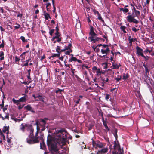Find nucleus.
<instances>
[{"label":"nucleus","mask_w":154,"mask_h":154,"mask_svg":"<svg viewBox=\"0 0 154 154\" xmlns=\"http://www.w3.org/2000/svg\"><path fill=\"white\" fill-rule=\"evenodd\" d=\"M112 153V154H124L123 150L121 148L118 141H117V143L116 141H114L113 146V150Z\"/></svg>","instance_id":"nucleus-1"},{"label":"nucleus","mask_w":154,"mask_h":154,"mask_svg":"<svg viewBox=\"0 0 154 154\" xmlns=\"http://www.w3.org/2000/svg\"><path fill=\"white\" fill-rule=\"evenodd\" d=\"M38 133L39 132L36 131L35 135L34 136V135L33 137L32 138V139H26L27 143L30 144L39 143V140L38 139L40 138L41 137L38 136Z\"/></svg>","instance_id":"nucleus-2"},{"label":"nucleus","mask_w":154,"mask_h":154,"mask_svg":"<svg viewBox=\"0 0 154 154\" xmlns=\"http://www.w3.org/2000/svg\"><path fill=\"white\" fill-rule=\"evenodd\" d=\"M47 145L50 151L51 152V153L53 154H57L58 149H57V143L55 142Z\"/></svg>","instance_id":"nucleus-3"},{"label":"nucleus","mask_w":154,"mask_h":154,"mask_svg":"<svg viewBox=\"0 0 154 154\" xmlns=\"http://www.w3.org/2000/svg\"><path fill=\"white\" fill-rule=\"evenodd\" d=\"M110 51L109 48L108 47V45H103L102 48L101 50V52L102 54H106L103 56H100L101 57H104L106 56L107 54Z\"/></svg>","instance_id":"nucleus-4"},{"label":"nucleus","mask_w":154,"mask_h":154,"mask_svg":"<svg viewBox=\"0 0 154 154\" xmlns=\"http://www.w3.org/2000/svg\"><path fill=\"white\" fill-rule=\"evenodd\" d=\"M103 143L100 142L99 141H94L93 140L92 145L93 147L95 149L102 148L104 146Z\"/></svg>","instance_id":"nucleus-5"},{"label":"nucleus","mask_w":154,"mask_h":154,"mask_svg":"<svg viewBox=\"0 0 154 154\" xmlns=\"http://www.w3.org/2000/svg\"><path fill=\"white\" fill-rule=\"evenodd\" d=\"M140 87H134L133 91L135 93L137 97L140 98L142 97L140 91Z\"/></svg>","instance_id":"nucleus-6"},{"label":"nucleus","mask_w":154,"mask_h":154,"mask_svg":"<svg viewBox=\"0 0 154 154\" xmlns=\"http://www.w3.org/2000/svg\"><path fill=\"white\" fill-rule=\"evenodd\" d=\"M88 39L92 43H95L96 42L98 41L100 38L97 37V35H95L93 36H90Z\"/></svg>","instance_id":"nucleus-7"},{"label":"nucleus","mask_w":154,"mask_h":154,"mask_svg":"<svg viewBox=\"0 0 154 154\" xmlns=\"http://www.w3.org/2000/svg\"><path fill=\"white\" fill-rule=\"evenodd\" d=\"M66 133L65 132V133H63L61 134L60 135H59V139L61 140H62V141H66L67 140V134H66L67 133V131L66 130Z\"/></svg>","instance_id":"nucleus-8"},{"label":"nucleus","mask_w":154,"mask_h":154,"mask_svg":"<svg viewBox=\"0 0 154 154\" xmlns=\"http://www.w3.org/2000/svg\"><path fill=\"white\" fill-rule=\"evenodd\" d=\"M53 142H55L53 138L52 137L51 135L50 134H48V135L47 139V144L53 143Z\"/></svg>","instance_id":"nucleus-9"},{"label":"nucleus","mask_w":154,"mask_h":154,"mask_svg":"<svg viewBox=\"0 0 154 154\" xmlns=\"http://www.w3.org/2000/svg\"><path fill=\"white\" fill-rule=\"evenodd\" d=\"M64 132H65V133L66 132V130L65 129L64 130L63 129H61L60 130H57L54 132V134L57 136L59 137V135H60L61 134L64 133Z\"/></svg>","instance_id":"nucleus-10"},{"label":"nucleus","mask_w":154,"mask_h":154,"mask_svg":"<svg viewBox=\"0 0 154 154\" xmlns=\"http://www.w3.org/2000/svg\"><path fill=\"white\" fill-rule=\"evenodd\" d=\"M40 139L42 140V143H40V149H42L45 150L46 149V146L43 140V137H42V136L40 137Z\"/></svg>","instance_id":"nucleus-11"},{"label":"nucleus","mask_w":154,"mask_h":154,"mask_svg":"<svg viewBox=\"0 0 154 154\" xmlns=\"http://www.w3.org/2000/svg\"><path fill=\"white\" fill-rule=\"evenodd\" d=\"M142 50L139 47L137 49V53L138 56H141L142 57H144V55L142 53Z\"/></svg>","instance_id":"nucleus-12"},{"label":"nucleus","mask_w":154,"mask_h":154,"mask_svg":"<svg viewBox=\"0 0 154 154\" xmlns=\"http://www.w3.org/2000/svg\"><path fill=\"white\" fill-rule=\"evenodd\" d=\"M96 76L98 78H100L101 76V74H104V72H103L102 71L100 70V69L98 71L96 72Z\"/></svg>","instance_id":"nucleus-13"},{"label":"nucleus","mask_w":154,"mask_h":154,"mask_svg":"<svg viewBox=\"0 0 154 154\" xmlns=\"http://www.w3.org/2000/svg\"><path fill=\"white\" fill-rule=\"evenodd\" d=\"M72 47V45L71 43H69L67 45H65V48L63 50H61V51H66L67 50H68L70 49H71L70 48Z\"/></svg>","instance_id":"nucleus-14"},{"label":"nucleus","mask_w":154,"mask_h":154,"mask_svg":"<svg viewBox=\"0 0 154 154\" xmlns=\"http://www.w3.org/2000/svg\"><path fill=\"white\" fill-rule=\"evenodd\" d=\"M134 17L131 15H130L127 17V20L129 22H132L133 20H134Z\"/></svg>","instance_id":"nucleus-15"},{"label":"nucleus","mask_w":154,"mask_h":154,"mask_svg":"<svg viewBox=\"0 0 154 154\" xmlns=\"http://www.w3.org/2000/svg\"><path fill=\"white\" fill-rule=\"evenodd\" d=\"M27 126V124H25L24 125L22 123L20 126V129L23 132L25 131V128Z\"/></svg>","instance_id":"nucleus-16"},{"label":"nucleus","mask_w":154,"mask_h":154,"mask_svg":"<svg viewBox=\"0 0 154 154\" xmlns=\"http://www.w3.org/2000/svg\"><path fill=\"white\" fill-rule=\"evenodd\" d=\"M112 66L113 67V69H117L119 68V67L121 66V65L119 64L118 65L116 63L114 62H112Z\"/></svg>","instance_id":"nucleus-17"},{"label":"nucleus","mask_w":154,"mask_h":154,"mask_svg":"<svg viewBox=\"0 0 154 154\" xmlns=\"http://www.w3.org/2000/svg\"><path fill=\"white\" fill-rule=\"evenodd\" d=\"M34 129L33 128L32 130V131H30V135L29 136V138L27 139H32L34 135L33 134Z\"/></svg>","instance_id":"nucleus-18"},{"label":"nucleus","mask_w":154,"mask_h":154,"mask_svg":"<svg viewBox=\"0 0 154 154\" xmlns=\"http://www.w3.org/2000/svg\"><path fill=\"white\" fill-rule=\"evenodd\" d=\"M117 130L116 129H115L113 131L112 133L113 134L114 137H115L116 139L117 140L118 138V136L117 135Z\"/></svg>","instance_id":"nucleus-19"},{"label":"nucleus","mask_w":154,"mask_h":154,"mask_svg":"<svg viewBox=\"0 0 154 154\" xmlns=\"http://www.w3.org/2000/svg\"><path fill=\"white\" fill-rule=\"evenodd\" d=\"M90 34L91 35L90 36H93L96 35L93 30V27L92 26L91 27V31L90 32Z\"/></svg>","instance_id":"nucleus-20"},{"label":"nucleus","mask_w":154,"mask_h":154,"mask_svg":"<svg viewBox=\"0 0 154 154\" xmlns=\"http://www.w3.org/2000/svg\"><path fill=\"white\" fill-rule=\"evenodd\" d=\"M9 129V127L8 126H4L2 130L3 132L5 133L6 131H8Z\"/></svg>","instance_id":"nucleus-21"},{"label":"nucleus","mask_w":154,"mask_h":154,"mask_svg":"<svg viewBox=\"0 0 154 154\" xmlns=\"http://www.w3.org/2000/svg\"><path fill=\"white\" fill-rule=\"evenodd\" d=\"M26 95L24 96L21 97L20 99H19V101L20 102H25L26 101V97H25V96Z\"/></svg>","instance_id":"nucleus-22"},{"label":"nucleus","mask_w":154,"mask_h":154,"mask_svg":"<svg viewBox=\"0 0 154 154\" xmlns=\"http://www.w3.org/2000/svg\"><path fill=\"white\" fill-rule=\"evenodd\" d=\"M26 128H27V130L28 131H32V130L33 129L32 127V126L31 124L29 125L27 124V126L26 127Z\"/></svg>","instance_id":"nucleus-23"},{"label":"nucleus","mask_w":154,"mask_h":154,"mask_svg":"<svg viewBox=\"0 0 154 154\" xmlns=\"http://www.w3.org/2000/svg\"><path fill=\"white\" fill-rule=\"evenodd\" d=\"M44 15L45 17V18L46 20H48L49 17H50V16H49V14H48L45 11L44 12Z\"/></svg>","instance_id":"nucleus-24"},{"label":"nucleus","mask_w":154,"mask_h":154,"mask_svg":"<svg viewBox=\"0 0 154 154\" xmlns=\"http://www.w3.org/2000/svg\"><path fill=\"white\" fill-rule=\"evenodd\" d=\"M28 51L25 52L21 54L20 55V57H21V60H23L25 59V56H24V55L26 53L28 52Z\"/></svg>","instance_id":"nucleus-25"},{"label":"nucleus","mask_w":154,"mask_h":154,"mask_svg":"<svg viewBox=\"0 0 154 154\" xmlns=\"http://www.w3.org/2000/svg\"><path fill=\"white\" fill-rule=\"evenodd\" d=\"M76 60H77V59L75 57H72L69 59V62H70L72 61H76Z\"/></svg>","instance_id":"nucleus-26"},{"label":"nucleus","mask_w":154,"mask_h":154,"mask_svg":"<svg viewBox=\"0 0 154 154\" xmlns=\"http://www.w3.org/2000/svg\"><path fill=\"white\" fill-rule=\"evenodd\" d=\"M120 10L121 11H122L124 13H127L129 11V10L127 8H120Z\"/></svg>","instance_id":"nucleus-27"},{"label":"nucleus","mask_w":154,"mask_h":154,"mask_svg":"<svg viewBox=\"0 0 154 154\" xmlns=\"http://www.w3.org/2000/svg\"><path fill=\"white\" fill-rule=\"evenodd\" d=\"M12 101L15 104H16L18 105L20 104V101L18 100H16L14 99V98H13L12 99Z\"/></svg>","instance_id":"nucleus-28"},{"label":"nucleus","mask_w":154,"mask_h":154,"mask_svg":"<svg viewBox=\"0 0 154 154\" xmlns=\"http://www.w3.org/2000/svg\"><path fill=\"white\" fill-rule=\"evenodd\" d=\"M26 109L28 111H31L32 109V107L30 106V105H28L27 106L25 107Z\"/></svg>","instance_id":"nucleus-29"},{"label":"nucleus","mask_w":154,"mask_h":154,"mask_svg":"<svg viewBox=\"0 0 154 154\" xmlns=\"http://www.w3.org/2000/svg\"><path fill=\"white\" fill-rule=\"evenodd\" d=\"M65 51V54L66 55H69V54L71 52H72V50L71 49H70L68 50H67Z\"/></svg>","instance_id":"nucleus-30"},{"label":"nucleus","mask_w":154,"mask_h":154,"mask_svg":"<svg viewBox=\"0 0 154 154\" xmlns=\"http://www.w3.org/2000/svg\"><path fill=\"white\" fill-rule=\"evenodd\" d=\"M48 119V118H44L43 119H41V121L43 122L44 123V125H45L46 124V121Z\"/></svg>","instance_id":"nucleus-31"},{"label":"nucleus","mask_w":154,"mask_h":154,"mask_svg":"<svg viewBox=\"0 0 154 154\" xmlns=\"http://www.w3.org/2000/svg\"><path fill=\"white\" fill-rule=\"evenodd\" d=\"M97 109L98 110V112L99 113V115L103 118V113L102 112L101 110V109L99 110V109Z\"/></svg>","instance_id":"nucleus-32"},{"label":"nucleus","mask_w":154,"mask_h":154,"mask_svg":"<svg viewBox=\"0 0 154 154\" xmlns=\"http://www.w3.org/2000/svg\"><path fill=\"white\" fill-rule=\"evenodd\" d=\"M126 27L124 26H121L120 27L121 29L123 31L124 33H126V32L125 30Z\"/></svg>","instance_id":"nucleus-33"},{"label":"nucleus","mask_w":154,"mask_h":154,"mask_svg":"<svg viewBox=\"0 0 154 154\" xmlns=\"http://www.w3.org/2000/svg\"><path fill=\"white\" fill-rule=\"evenodd\" d=\"M99 69H97V67L95 66L93 67L92 69L94 73L96 72V71H98V70H99Z\"/></svg>","instance_id":"nucleus-34"},{"label":"nucleus","mask_w":154,"mask_h":154,"mask_svg":"<svg viewBox=\"0 0 154 154\" xmlns=\"http://www.w3.org/2000/svg\"><path fill=\"white\" fill-rule=\"evenodd\" d=\"M84 75H85V78L88 80V81L89 80V78L88 77L87 73V72L86 71H85L84 72Z\"/></svg>","instance_id":"nucleus-35"},{"label":"nucleus","mask_w":154,"mask_h":154,"mask_svg":"<svg viewBox=\"0 0 154 154\" xmlns=\"http://www.w3.org/2000/svg\"><path fill=\"white\" fill-rule=\"evenodd\" d=\"M128 77V74H124L123 75V79H126Z\"/></svg>","instance_id":"nucleus-36"},{"label":"nucleus","mask_w":154,"mask_h":154,"mask_svg":"<svg viewBox=\"0 0 154 154\" xmlns=\"http://www.w3.org/2000/svg\"><path fill=\"white\" fill-rule=\"evenodd\" d=\"M44 97H40L39 98V99H37L35 100L36 101H42L43 102H44Z\"/></svg>","instance_id":"nucleus-37"},{"label":"nucleus","mask_w":154,"mask_h":154,"mask_svg":"<svg viewBox=\"0 0 154 154\" xmlns=\"http://www.w3.org/2000/svg\"><path fill=\"white\" fill-rule=\"evenodd\" d=\"M31 72V70L29 69L28 70V75H27V78L28 79H31V78L30 77V73Z\"/></svg>","instance_id":"nucleus-38"},{"label":"nucleus","mask_w":154,"mask_h":154,"mask_svg":"<svg viewBox=\"0 0 154 154\" xmlns=\"http://www.w3.org/2000/svg\"><path fill=\"white\" fill-rule=\"evenodd\" d=\"M102 121L103 122V124L105 127V126H106L107 125L106 122L105 121L103 117L102 118Z\"/></svg>","instance_id":"nucleus-39"},{"label":"nucleus","mask_w":154,"mask_h":154,"mask_svg":"<svg viewBox=\"0 0 154 154\" xmlns=\"http://www.w3.org/2000/svg\"><path fill=\"white\" fill-rule=\"evenodd\" d=\"M32 97L34 98L36 100V98H39L40 97H41V96L40 95H33Z\"/></svg>","instance_id":"nucleus-40"},{"label":"nucleus","mask_w":154,"mask_h":154,"mask_svg":"<svg viewBox=\"0 0 154 154\" xmlns=\"http://www.w3.org/2000/svg\"><path fill=\"white\" fill-rule=\"evenodd\" d=\"M4 100L3 99H2V103L0 104V106H1V108H2L4 107Z\"/></svg>","instance_id":"nucleus-41"},{"label":"nucleus","mask_w":154,"mask_h":154,"mask_svg":"<svg viewBox=\"0 0 154 154\" xmlns=\"http://www.w3.org/2000/svg\"><path fill=\"white\" fill-rule=\"evenodd\" d=\"M118 87H115V88H113V89H112L111 90V92H112V93L113 92V91H115V90H116V91H115V92L116 93L117 92V89H118Z\"/></svg>","instance_id":"nucleus-42"},{"label":"nucleus","mask_w":154,"mask_h":154,"mask_svg":"<svg viewBox=\"0 0 154 154\" xmlns=\"http://www.w3.org/2000/svg\"><path fill=\"white\" fill-rule=\"evenodd\" d=\"M8 132L7 133V134H8ZM7 142L8 143H11V140L8 137V135L7 134Z\"/></svg>","instance_id":"nucleus-43"},{"label":"nucleus","mask_w":154,"mask_h":154,"mask_svg":"<svg viewBox=\"0 0 154 154\" xmlns=\"http://www.w3.org/2000/svg\"><path fill=\"white\" fill-rule=\"evenodd\" d=\"M2 118L3 120H4V119H8L9 118L8 114H6L5 118L3 117H2Z\"/></svg>","instance_id":"nucleus-44"},{"label":"nucleus","mask_w":154,"mask_h":154,"mask_svg":"<svg viewBox=\"0 0 154 154\" xmlns=\"http://www.w3.org/2000/svg\"><path fill=\"white\" fill-rule=\"evenodd\" d=\"M134 13L137 16L140 15V12L137 10L135 11Z\"/></svg>","instance_id":"nucleus-45"},{"label":"nucleus","mask_w":154,"mask_h":154,"mask_svg":"<svg viewBox=\"0 0 154 154\" xmlns=\"http://www.w3.org/2000/svg\"><path fill=\"white\" fill-rule=\"evenodd\" d=\"M20 39L23 42H25L27 41V40H25V37L23 36H21L20 37Z\"/></svg>","instance_id":"nucleus-46"},{"label":"nucleus","mask_w":154,"mask_h":154,"mask_svg":"<svg viewBox=\"0 0 154 154\" xmlns=\"http://www.w3.org/2000/svg\"><path fill=\"white\" fill-rule=\"evenodd\" d=\"M55 40H56V42H59L61 41V38H59V37L56 36Z\"/></svg>","instance_id":"nucleus-47"},{"label":"nucleus","mask_w":154,"mask_h":154,"mask_svg":"<svg viewBox=\"0 0 154 154\" xmlns=\"http://www.w3.org/2000/svg\"><path fill=\"white\" fill-rule=\"evenodd\" d=\"M20 59V58H19L17 56H15V60L16 62H18Z\"/></svg>","instance_id":"nucleus-48"},{"label":"nucleus","mask_w":154,"mask_h":154,"mask_svg":"<svg viewBox=\"0 0 154 154\" xmlns=\"http://www.w3.org/2000/svg\"><path fill=\"white\" fill-rule=\"evenodd\" d=\"M1 135V138H2L3 140H5V138L4 135L2 133Z\"/></svg>","instance_id":"nucleus-49"},{"label":"nucleus","mask_w":154,"mask_h":154,"mask_svg":"<svg viewBox=\"0 0 154 154\" xmlns=\"http://www.w3.org/2000/svg\"><path fill=\"white\" fill-rule=\"evenodd\" d=\"M54 29H52L50 30L49 32V34L50 35L52 36V34L54 33Z\"/></svg>","instance_id":"nucleus-50"},{"label":"nucleus","mask_w":154,"mask_h":154,"mask_svg":"<svg viewBox=\"0 0 154 154\" xmlns=\"http://www.w3.org/2000/svg\"><path fill=\"white\" fill-rule=\"evenodd\" d=\"M97 13L98 14V19H99V20H102V17H101V16L100 15V14H99V12L98 11H97Z\"/></svg>","instance_id":"nucleus-51"},{"label":"nucleus","mask_w":154,"mask_h":154,"mask_svg":"<svg viewBox=\"0 0 154 154\" xmlns=\"http://www.w3.org/2000/svg\"><path fill=\"white\" fill-rule=\"evenodd\" d=\"M20 27V26L19 24H17V25L15 26L14 27L15 29H17L19 28Z\"/></svg>","instance_id":"nucleus-52"},{"label":"nucleus","mask_w":154,"mask_h":154,"mask_svg":"<svg viewBox=\"0 0 154 154\" xmlns=\"http://www.w3.org/2000/svg\"><path fill=\"white\" fill-rule=\"evenodd\" d=\"M56 36H55V37H54L52 38V39H51V40L52 41H54V43H55L56 42V40H55L56 38Z\"/></svg>","instance_id":"nucleus-53"},{"label":"nucleus","mask_w":154,"mask_h":154,"mask_svg":"<svg viewBox=\"0 0 154 154\" xmlns=\"http://www.w3.org/2000/svg\"><path fill=\"white\" fill-rule=\"evenodd\" d=\"M110 96V95L109 94H107L106 95V96L105 97V99H106V100L107 101H108V99L109 98V97Z\"/></svg>","instance_id":"nucleus-54"},{"label":"nucleus","mask_w":154,"mask_h":154,"mask_svg":"<svg viewBox=\"0 0 154 154\" xmlns=\"http://www.w3.org/2000/svg\"><path fill=\"white\" fill-rule=\"evenodd\" d=\"M60 55L59 54H54L51 57H54L56 56L59 57Z\"/></svg>","instance_id":"nucleus-55"},{"label":"nucleus","mask_w":154,"mask_h":154,"mask_svg":"<svg viewBox=\"0 0 154 154\" xmlns=\"http://www.w3.org/2000/svg\"><path fill=\"white\" fill-rule=\"evenodd\" d=\"M60 50V47L59 46H57V48L56 49V51L57 52L59 53V51Z\"/></svg>","instance_id":"nucleus-56"},{"label":"nucleus","mask_w":154,"mask_h":154,"mask_svg":"<svg viewBox=\"0 0 154 154\" xmlns=\"http://www.w3.org/2000/svg\"><path fill=\"white\" fill-rule=\"evenodd\" d=\"M2 42H3V40ZM4 42H2V43L0 45V48L4 47Z\"/></svg>","instance_id":"nucleus-57"},{"label":"nucleus","mask_w":154,"mask_h":154,"mask_svg":"<svg viewBox=\"0 0 154 154\" xmlns=\"http://www.w3.org/2000/svg\"><path fill=\"white\" fill-rule=\"evenodd\" d=\"M2 87H0V90L2 92V93H3V100H4V98H5V96L4 95V92H3L2 91Z\"/></svg>","instance_id":"nucleus-58"},{"label":"nucleus","mask_w":154,"mask_h":154,"mask_svg":"<svg viewBox=\"0 0 154 154\" xmlns=\"http://www.w3.org/2000/svg\"><path fill=\"white\" fill-rule=\"evenodd\" d=\"M133 21H132V22H133L134 23H138V21L137 20L135 19L134 18V20H133Z\"/></svg>","instance_id":"nucleus-59"},{"label":"nucleus","mask_w":154,"mask_h":154,"mask_svg":"<svg viewBox=\"0 0 154 154\" xmlns=\"http://www.w3.org/2000/svg\"><path fill=\"white\" fill-rule=\"evenodd\" d=\"M63 91V90L58 89V90H56L55 91V92L56 93H58L59 92H61L62 91Z\"/></svg>","instance_id":"nucleus-60"},{"label":"nucleus","mask_w":154,"mask_h":154,"mask_svg":"<svg viewBox=\"0 0 154 154\" xmlns=\"http://www.w3.org/2000/svg\"><path fill=\"white\" fill-rule=\"evenodd\" d=\"M152 51V49L151 50H148V49H146L145 50V51L146 52H149V53H150Z\"/></svg>","instance_id":"nucleus-61"},{"label":"nucleus","mask_w":154,"mask_h":154,"mask_svg":"<svg viewBox=\"0 0 154 154\" xmlns=\"http://www.w3.org/2000/svg\"><path fill=\"white\" fill-rule=\"evenodd\" d=\"M121 77L120 76L118 78H116L115 79L116 80V81H119L121 79Z\"/></svg>","instance_id":"nucleus-62"},{"label":"nucleus","mask_w":154,"mask_h":154,"mask_svg":"<svg viewBox=\"0 0 154 154\" xmlns=\"http://www.w3.org/2000/svg\"><path fill=\"white\" fill-rule=\"evenodd\" d=\"M129 43L130 44V45H131L132 42L133 41V39H129Z\"/></svg>","instance_id":"nucleus-63"},{"label":"nucleus","mask_w":154,"mask_h":154,"mask_svg":"<svg viewBox=\"0 0 154 154\" xmlns=\"http://www.w3.org/2000/svg\"><path fill=\"white\" fill-rule=\"evenodd\" d=\"M132 29L133 31L135 32H136L137 31V30L136 28L134 27H133L132 28Z\"/></svg>","instance_id":"nucleus-64"}]
</instances>
